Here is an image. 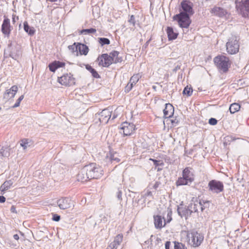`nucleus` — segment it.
<instances>
[{"label":"nucleus","mask_w":249,"mask_h":249,"mask_svg":"<svg viewBox=\"0 0 249 249\" xmlns=\"http://www.w3.org/2000/svg\"><path fill=\"white\" fill-rule=\"evenodd\" d=\"M86 169L84 166L77 175V180L81 182H85L89 179H91L88 175V172H86Z\"/></svg>","instance_id":"obj_16"},{"label":"nucleus","mask_w":249,"mask_h":249,"mask_svg":"<svg viewBox=\"0 0 249 249\" xmlns=\"http://www.w3.org/2000/svg\"><path fill=\"white\" fill-rule=\"evenodd\" d=\"M123 236L122 234L117 235L114 238L113 242L110 243L107 249H117L123 241Z\"/></svg>","instance_id":"obj_17"},{"label":"nucleus","mask_w":249,"mask_h":249,"mask_svg":"<svg viewBox=\"0 0 249 249\" xmlns=\"http://www.w3.org/2000/svg\"><path fill=\"white\" fill-rule=\"evenodd\" d=\"M195 176L192 168H185L182 172V177L179 178L176 182L177 186L189 185L194 180Z\"/></svg>","instance_id":"obj_2"},{"label":"nucleus","mask_w":249,"mask_h":249,"mask_svg":"<svg viewBox=\"0 0 249 249\" xmlns=\"http://www.w3.org/2000/svg\"><path fill=\"white\" fill-rule=\"evenodd\" d=\"M52 2H55V1H56L57 0H50Z\"/></svg>","instance_id":"obj_54"},{"label":"nucleus","mask_w":249,"mask_h":249,"mask_svg":"<svg viewBox=\"0 0 249 249\" xmlns=\"http://www.w3.org/2000/svg\"><path fill=\"white\" fill-rule=\"evenodd\" d=\"M98 59L99 61V64L103 67H108L112 63V58L107 54H102Z\"/></svg>","instance_id":"obj_12"},{"label":"nucleus","mask_w":249,"mask_h":249,"mask_svg":"<svg viewBox=\"0 0 249 249\" xmlns=\"http://www.w3.org/2000/svg\"><path fill=\"white\" fill-rule=\"evenodd\" d=\"M192 92H193L192 88L191 87L187 86L184 88L182 93L184 95H186L188 96H190L192 95Z\"/></svg>","instance_id":"obj_36"},{"label":"nucleus","mask_w":249,"mask_h":249,"mask_svg":"<svg viewBox=\"0 0 249 249\" xmlns=\"http://www.w3.org/2000/svg\"><path fill=\"white\" fill-rule=\"evenodd\" d=\"M58 81L62 85L71 86L75 83V79L71 73H67L58 78Z\"/></svg>","instance_id":"obj_8"},{"label":"nucleus","mask_w":249,"mask_h":249,"mask_svg":"<svg viewBox=\"0 0 249 249\" xmlns=\"http://www.w3.org/2000/svg\"><path fill=\"white\" fill-rule=\"evenodd\" d=\"M68 48L72 53H77V43H74L73 45L69 46Z\"/></svg>","instance_id":"obj_38"},{"label":"nucleus","mask_w":249,"mask_h":249,"mask_svg":"<svg viewBox=\"0 0 249 249\" xmlns=\"http://www.w3.org/2000/svg\"><path fill=\"white\" fill-rule=\"evenodd\" d=\"M211 12L219 17H222L224 16L226 13L225 11L223 9L217 7L212 8L211 10Z\"/></svg>","instance_id":"obj_26"},{"label":"nucleus","mask_w":249,"mask_h":249,"mask_svg":"<svg viewBox=\"0 0 249 249\" xmlns=\"http://www.w3.org/2000/svg\"><path fill=\"white\" fill-rule=\"evenodd\" d=\"M89 52L88 47L83 44L77 43V51L76 55H78V52L80 55H87Z\"/></svg>","instance_id":"obj_22"},{"label":"nucleus","mask_w":249,"mask_h":249,"mask_svg":"<svg viewBox=\"0 0 249 249\" xmlns=\"http://www.w3.org/2000/svg\"><path fill=\"white\" fill-rule=\"evenodd\" d=\"M178 214L181 216V217H183L184 216L186 218L190 216L192 214V212H191V208L189 206L187 209H180L178 208Z\"/></svg>","instance_id":"obj_27"},{"label":"nucleus","mask_w":249,"mask_h":249,"mask_svg":"<svg viewBox=\"0 0 249 249\" xmlns=\"http://www.w3.org/2000/svg\"><path fill=\"white\" fill-rule=\"evenodd\" d=\"M151 242H152L151 241L147 240V241H145V243L148 244H149L150 243V244H151Z\"/></svg>","instance_id":"obj_53"},{"label":"nucleus","mask_w":249,"mask_h":249,"mask_svg":"<svg viewBox=\"0 0 249 249\" xmlns=\"http://www.w3.org/2000/svg\"><path fill=\"white\" fill-rule=\"evenodd\" d=\"M60 219V217L59 215H58L56 214H53V220H54L55 221H59Z\"/></svg>","instance_id":"obj_42"},{"label":"nucleus","mask_w":249,"mask_h":249,"mask_svg":"<svg viewBox=\"0 0 249 249\" xmlns=\"http://www.w3.org/2000/svg\"><path fill=\"white\" fill-rule=\"evenodd\" d=\"M174 107L170 104H166L165 107L163 110L164 116L165 118H170L174 114Z\"/></svg>","instance_id":"obj_20"},{"label":"nucleus","mask_w":249,"mask_h":249,"mask_svg":"<svg viewBox=\"0 0 249 249\" xmlns=\"http://www.w3.org/2000/svg\"><path fill=\"white\" fill-rule=\"evenodd\" d=\"M64 65V63L59 61H54V62L50 64L49 67L50 70L51 71L54 72L57 68L62 67Z\"/></svg>","instance_id":"obj_25"},{"label":"nucleus","mask_w":249,"mask_h":249,"mask_svg":"<svg viewBox=\"0 0 249 249\" xmlns=\"http://www.w3.org/2000/svg\"><path fill=\"white\" fill-rule=\"evenodd\" d=\"M9 56L10 57H12L14 59H17L18 58V55L15 54H14V53H12L9 54Z\"/></svg>","instance_id":"obj_43"},{"label":"nucleus","mask_w":249,"mask_h":249,"mask_svg":"<svg viewBox=\"0 0 249 249\" xmlns=\"http://www.w3.org/2000/svg\"><path fill=\"white\" fill-rule=\"evenodd\" d=\"M120 129L123 130L124 136H128L132 134L135 130V126L133 124L127 122H124L120 126Z\"/></svg>","instance_id":"obj_11"},{"label":"nucleus","mask_w":249,"mask_h":249,"mask_svg":"<svg viewBox=\"0 0 249 249\" xmlns=\"http://www.w3.org/2000/svg\"><path fill=\"white\" fill-rule=\"evenodd\" d=\"M173 246H171L170 241H167L165 243V249H186L185 246L181 243L174 242L172 243Z\"/></svg>","instance_id":"obj_19"},{"label":"nucleus","mask_w":249,"mask_h":249,"mask_svg":"<svg viewBox=\"0 0 249 249\" xmlns=\"http://www.w3.org/2000/svg\"><path fill=\"white\" fill-rule=\"evenodd\" d=\"M154 225L156 229H160L165 225V221H162V217L160 215H156L154 216Z\"/></svg>","instance_id":"obj_21"},{"label":"nucleus","mask_w":249,"mask_h":249,"mask_svg":"<svg viewBox=\"0 0 249 249\" xmlns=\"http://www.w3.org/2000/svg\"><path fill=\"white\" fill-rule=\"evenodd\" d=\"M23 24L24 31L29 35L32 36L35 34V30L34 28L30 27L27 22H24Z\"/></svg>","instance_id":"obj_31"},{"label":"nucleus","mask_w":249,"mask_h":249,"mask_svg":"<svg viewBox=\"0 0 249 249\" xmlns=\"http://www.w3.org/2000/svg\"><path fill=\"white\" fill-rule=\"evenodd\" d=\"M122 192L120 190H118L117 192V197L119 199H122Z\"/></svg>","instance_id":"obj_45"},{"label":"nucleus","mask_w":249,"mask_h":249,"mask_svg":"<svg viewBox=\"0 0 249 249\" xmlns=\"http://www.w3.org/2000/svg\"><path fill=\"white\" fill-rule=\"evenodd\" d=\"M151 160H152V159H151ZM152 160L153 161L155 165H157V166L159 165V161L155 160Z\"/></svg>","instance_id":"obj_51"},{"label":"nucleus","mask_w":249,"mask_h":249,"mask_svg":"<svg viewBox=\"0 0 249 249\" xmlns=\"http://www.w3.org/2000/svg\"><path fill=\"white\" fill-rule=\"evenodd\" d=\"M217 121L215 118H212L210 119L209 120V123L211 125H215L217 124Z\"/></svg>","instance_id":"obj_40"},{"label":"nucleus","mask_w":249,"mask_h":249,"mask_svg":"<svg viewBox=\"0 0 249 249\" xmlns=\"http://www.w3.org/2000/svg\"><path fill=\"white\" fill-rule=\"evenodd\" d=\"M96 32V30L94 28L83 29L80 31V33L84 35L95 34Z\"/></svg>","instance_id":"obj_35"},{"label":"nucleus","mask_w":249,"mask_h":249,"mask_svg":"<svg viewBox=\"0 0 249 249\" xmlns=\"http://www.w3.org/2000/svg\"><path fill=\"white\" fill-rule=\"evenodd\" d=\"M171 122H172V124H174V123L175 122V121H174V120H171Z\"/></svg>","instance_id":"obj_55"},{"label":"nucleus","mask_w":249,"mask_h":249,"mask_svg":"<svg viewBox=\"0 0 249 249\" xmlns=\"http://www.w3.org/2000/svg\"><path fill=\"white\" fill-rule=\"evenodd\" d=\"M10 149L8 147H2L0 150V161L3 160L4 158H7L10 155Z\"/></svg>","instance_id":"obj_29"},{"label":"nucleus","mask_w":249,"mask_h":249,"mask_svg":"<svg viewBox=\"0 0 249 249\" xmlns=\"http://www.w3.org/2000/svg\"><path fill=\"white\" fill-rule=\"evenodd\" d=\"M189 206L191 208V212H192V213L198 212L199 210H200L201 211H202L203 210L201 203L200 202L191 203L189 205Z\"/></svg>","instance_id":"obj_24"},{"label":"nucleus","mask_w":249,"mask_h":249,"mask_svg":"<svg viewBox=\"0 0 249 249\" xmlns=\"http://www.w3.org/2000/svg\"><path fill=\"white\" fill-rule=\"evenodd\" d=\"M10 211L12 213H16V208L14 206H12L10 209Z\"/></svg>","instance_id":"obj_49"},{"label":"nucleus","mask_w":249,"mask_h":249,"mask_svg":"<svg viewBox=\"0 0 249 249\" xmlns=\"http://www.w3.org/2000/svg\"><path fill=\"white\" fill-rule=\"evenodd\" d=\"M10 28V19L5 18L1 26L2 33L5 35L9 36L11 32Z\"/></svg>","instance_id":"obj_18"},{"label":"nucleus","mask_w":249,"mask_h":249,"mask_svg":"<svg viewBox=\"0 0 249 249\" xmlns=\"http://www.w3.org/2000/svg\"><path fill=\"white\" fill-rule=\"evenodd\" d=\"M111 57L112 58V63H117L122 62V57H119V53L117 51H114L110 53Z\"/></svg>","instance_id":"obj_30"},{"label":"nucleus","mask_w":249,"mask_h":249,"mask_svg":"<svg viewBox=\"0 0 249 249\" xmlns=\"http://www.w3.org/2000/svg\"><path fill=\"white\" fill-rule=\"evenodd\" d=\"M226 50L231 54H236L239 52V43L236 36H231L226 43Z\"/></svg>","instance_id":"obj_4"},{"label":"nucleus","mask_w":249,"mask_h":249,"mask_svg":"<svg viewBox=\"0 0 249 249\" xmlns=\"http://www.w3.org/2000/svg\"><path fill=\"white\" fill-rule=\"evenodd\" d=\"M187 236L190 244L194 247L199 246L203 240V235L196 231L188 232Z\"/></svg>","instance_id":"obj_6"},{"label":"nucleus","mask_w":249,"mask_h":249,"mask_svg":"<svg viewBox=\"0 0 249 249\" xmlns=\"http://www.w3.org/2000/svg\"><path fill=\"white\" fill-rule=\"evenodd\" d=\"M166 32L169 40L175 39L178 36V34L174 32L173 29L172 27H168Z\"/></svg>","instance_id":"obj_28"},{"label":"nucleus","mask_w":249,"mask_h":249,"mask_svg":"<svg viewBox=\"0 0 249 249\" xmlns=\"http://www.w3.org/2000/svg\"><path fill=\"white\" fill-rule=\"evenodd\" d=\"M90 179H97L101 178L103 175V170L102 168L95 163H92L85 166Z\"/></svg>","instance_id":"obj_3"},{"label":"nucleus","mask_w":249,"mask_h":249,"mask_svg":"<svg viewBox=\"0 0 249 249\" xmlns=\"http://www.w3.org/2000/svg\"><path fill=\"white\" fill-rule=\"evenodd\" d=\"M116 117H117V116L115 115V114H113L112 116V120L115 119Z\"/></svg>","instance_id":"obj_52"},{"label":"nucleus","mask_w":249,"mask_h":249,"mask_svg":"<svg viewBox=\"0 0 249 249\" xmlns=\"http://www.w3.org/2000/svg\"><path fill=\"white\" fill-rule=\"evenodd\" d=\"M128 22L130 23V24H132L133 26L135 25V17L133 15H132L130 17V18L129 19Z\"/></svg>","instance_id":"obj_41"},{"label":"nucleus","mask_w":249,"mask_h":249,"mask_svg":"<svg viewBox=\"0 0 249 249\" xmlns=\"http://www.w3.org/2000/svg\"><path fill=\"white\" fill-rule=\"evenodd\" d=\"M14 183L13 179H10L5 181L0 186V190L2 194H4L5 192L10 188Z\"/></svg>","instance_id":"obj_23"},{"label":"nucleus","mask_w":249,"mask_h":249,"mask_svg":"<svg viewBox=\"0 0 249 249\" xmlns=\"http://www.w3.org/2000/svg\"><path fill=\"white\" fill-rule=\"evenodd\" d=\"M227 140L228 141H234L236 139L235 138L233 137L232 136H228L227 137Z\"/></svg>","instance_id":"obj_48"},{"label":"nucleus","mask_w":249,"mask_h":249,"mask_svg":"<svg viewBox=\"0 0 249 249\" xmlns=\"http://www.w3.org/2000/svg\"><path fill=\"white\" fill-rule=\"evenodd\" d=\"M112 110L111 108H107L103 109L99 114V120L102 124H107L111 116Z\"/></svg>","instance_id":"obj_9"},{"label":"nucleus","mask_w":249,"mask_h":249,"mask_svg":"<svg viewBox=\"0 0 249 249\" xmlns=\"http://www.w3.org/2000/svg\"><path fill=\"white\" fill-rule=\"evenodd\" d=\"M144 196H152V193L151 191L147 190L145 194H144Z\"/></svg>","instance_id":"obj_46"},{"label":"nucleus","mask_w":249,"mask_h":249,"mask_svg":"<svg viewBox=\"0 0 249 249\" xmlns=\"http://www.w3.org/2000/svg\"><path fill=\"white\" fill-rule=\"evenodd\" d=\"M99 42L102 46L108 45L110 43L109 40L107 38H99Z\"/></svg>","instance_id":"obj_37"},{"label":"nucleus","mask_w":249,"mask_h":249,"mask_svg":"<svg viewBox=\"0 0 249 249\" xmlns=\"http://www.w3.org/2000/svg\"><path fill=\"white\" fill-rule=\"evenodd\" d=\"M23 98H24V95H22L21 96H20L18 98V99L17 100L16 103H15V104L12 107L13 108H15V107H18L19 106V105H20V102L23 100Z\"/></svg>","instance_id":"obj_39"},{"label":"nucleus","mask_w":249,"mask_h":249,"mask_svg":"<svg viewBox=\"0 0 249 249\" xmlns=\"http://www.w3.org/2000/svg\"><path fill=\"white\" fill-rule=\"evenodd\" d=\"M57 205L61 209L65 210L71 207V200L68 198H63L57 201Z\"/></svg>","instance_id":"obj_13"},{"label":"nucleus","mask_w":249,"mask_h":249,"mask_svg":"<svg viewBox=\"0 0 249 249\" xmlns=\"http://www.w3.org/2000/svg\"><path fill=\"white\" fill-rule=\"evenodd\" d=\"M1 109V108L0 107V110Z\"/></svg>","instance_id":"obj_57"},{"label":"nucleus","mask_w":249,"mask_h":249,"mask_svg":"<svg viewBox=\"0 0 249 249\" xmlns=\"http://www.w3.org/2000/svg\"><path fill=\"white\" fill-rule=\"evenodd\" d=\"M209 190L213 193L218 194L222 192L224 190V185L222 182L216 180H212L208 183Z\"/></svg>","instance_id":"obj_7"},{"label":"nucleus","mask_w":249,"mask_h":249,"mask_svg":"<svg viewBox=\"0 0 249 249\" xmlns=\"http://www.w3.org/2000/svg\"><path fill=\"white\" fill-rule=\"evenodd\" d=\"M5 201V198L2 196H0V202L3 203Z\"/></svg>","instance_id":"obj_47"},{"label":"nucleus","mask_w":249,"mask_h":249,"mask_svg":"<svg viewBox=\"0 0 249 249\" xmlns=\"http://www.w3.org/2000/svg\"><path fill=\"white\" fill-rule=\"evenodd\" d=\"M181 5L184 12L174 16L173 18L178 21L181 28H188L191 23L189 15L194 14L192 3L189 1L184 0L181 3Z\"/></svg>","instance_id":"obj_1"},{"label":"nucleus","mask_w":249,"mask_h":249,"mask_svg":"<svg viewBox=\"0 0 249 249\" xmlns=\"http://www.w3.org/2000/svg\"><path fill=\"white\" fill-rule=\"evenodd\" d=\"M20 145H21V146L22 147H23V149H25L27 147L28 143L24 142H22V143H20Z\"/></svg>","instance_id":"obj_44"},{"label":"nucleus","mask_w":249,"mask_h":249,"mask_svg":"<svg viewBox=\"0 0 249 249\" xmlns=\"http://www.w3.org/2000/svg\"><path fill=\"white\" fill-rule=\"evenodd\" d=\"M140 78L139 74L133 75L130 78L129 82L125 88V91L129 92L132 88L133 85H135Z\"/></svg>","instance_id":"obj_15"},{"label":"nucleus","mask_w":249,"mask_h":249,"mask_svg":"<svg viewBox=\"0 0 249 249\" xmlns=\"http://www.w3.org/2000/svg\"><path fill=\"white\" fill-rule=\"evenodd\" d=\"M18 89L17 86H13L10 89H7L3 94L4 99L8 100L14 98L18 91Z\"/></svg>","instance_id":"obj_14"},{"label":"nucleus","mask_w":249,"mask_h":249,"mask_svg":"<svg viewBox=\"0 0 249 249\" xmlns=\"http://www.w3.org/2000/svg\"><path fill=\"white\" fill-rule=\"evenodd\" d=\"M109 160L112 162L115 161L116 162H118L120 160L119 158L118 154L117 153H110Z\"/></svg>","instance_id":"obj_33"},{"label":"nucleus","mask_w":249,"mask_h":249,"mask_svg":"<svg viewBox=\"0 0 249 249\" xmlns=\"http://www.w3.org/2000/svg\"><path fill=\"white\" fill-rule=\"evenodd\" d=\"M13 237L16 240H18L19 239V236L17 234H14Z\"/></svg>","instance_id":"obj_50"},{"label":"nucleus","mask_w":249,"mask_h":249,"mask_svg":"<svg viewBox=\"0 0 249 249\" xmlns=\"http://www.w3.org/2000/svg\"><path fill=\"white\" fill-rule=\"evenodd\" d=\"M236 6L240 9L243 17L249 18V0H242Z\"/></svg>","instance_id":"obj_10"},{"label":"nucleus","mask_w":249,"mask_h":249,"mask_svg":"<svg viewBox=\"0 0 249 249\" xmlns=\"http://www.w3.org/2000/svg\"><path fill=\"white\" fill-rule=\"evenodd\" d=\"M153 88L154 89H156V87H155V86H153Z\"/></svg>","instance_id":"obj_56"},{"label":"nucleus","mask_w":249,"mask_h":249,"mask_svg":"<svg viewBox=\"0 0 249 249\" xmlns=\"http://www.w3.org/2000/svg\"><path fill=\"white\" fill-rule=\"evenodd\" d=\"M214 62L217 68L226 72L231 65L228 57L224 55H218L214 58Z\"/></svg>","instance_id":"obj_5"},{"label":"nucleus","mask_w":249,"mask_h":249,"mask_svg":"<svg viewBox=\"0 0 249 249\" xmlns=\"http://www.w3.org/2000/svg\"><path fill=\"white\" fill-rule=\"evenodd\" d=\"M86 69L89 70L91 73L92 76L95 78H99V75L97 72L93 69L90 66L87 65L86 66Z\"/></svg>","instance_id":"obj_34"},{"label":"nucleus","mask_w":249,"mask_h":249,"mask_svg":"<svg viewBox=\"0 0 249 249\" xmlns=\"http://www.w3.org/2000/svg\"><path fill=\"white\" fill-rule=\"evenodd\" d=\"M240 108V106L237 103H233L231 105L229 110L231 114L237 112Z\"/></svg>","instance_id":"obj_32"}]
</instances>
